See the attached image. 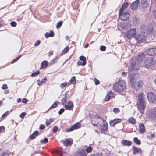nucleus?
I'll use <instances>...</instances> for the list:
<instances>
[{
  "instance_id": "nucleus-48",
  "label": "nucleus",
  "mask_w": 156,
  "mask_h": 156,
  "mask_svg": "<svg viewBox=\"0 0 156 156\" xmlns=\"http://www.w3.org/2000/svg\"><path fill=\"white\" fill-rule=\"evenodd\" d=\"M10 25L13 27H16L17 25V23H16V22L15 21L11 22L10 23Z\"/></svg>"
},
{
  "instance_id": "nucleus-47",
  "label": "nucleus",
  "mask_w": 156,
  "mask_h": 156,
  "mask_svg": "<svg viewBox=\"0 0 156 156\" xmlns=\"http://www.w3.org/2000/svg\"><path fill=\"white\" fill-rule=\"evenodd\" d=\"M100 50L102 51H104L106 49V47L105 46L102 45L100 47Z\"/></svg>"
},
{
  "instance_id": "nucleus-53",
  "label": "nucleus",
  "mask_w": 156,
  "mask_h": 156,
  "mask_svg": "<svg viewBox=\"0 0 156 156\" xmlns=\"http://www.w3.org/2000/svg\"><path fill=\"white\" fill-rule=\"evenodd\" d=\"M2 89H7L8 88V87L7 86V84H5L2 85Z\"/></svg>"
},
{
  "instance_id": "nucleus-18",
  "label": "nucleus",
  "mask_w": 156,
  "mask_h": 156,
  "mask_svg": "<svg viewBox=\"0 0 156 156\" xmlns=\"http://www.w3.org/2000/svg\"><path fill=\"white\" fill-rule=\"evenodd\" d=\"M121 122L120 119H115L114 120L111 121L109 123L110 126H114L116 124L119 123Z\"/></svg>"
},
{
  "instance_id": "nucleus-42",
  "label": "nucleus",
  "mask_w": 156,
  "mask_h": 156,
  "mask_svg": "<svg viewBox=\"0 0 156 156\" xmlns=\"http://www.w3.org/2000/svg\"><path fill=\"white\" fill-rule=\"evenodd\" d=\"M132 69L134 70H138L139 68L138 66H137L136 64H133L132 66Z\"/></svg>"
},
{
  "instance_id": "nucleus-56",
  "label": "nucleus",
  "mask_w": 156,
  "mask_h": 156,
  "mask_svg": "<svg viewBox=\"0 0 156 156\" xmlns=\"http://www.w3.org/2000/svg\"><path fill=\"white\" fill-rule=\"evenodd\" d=\"M148 2L147 1V0H141V5L145 4Z\"/></svg>"
},
{
  "instance_id": "nucleus-5",
  "label": "nucleus",
  "mask_w": 156,
  "mask_h": 156,
  "mask_svg": "<svg viewBox=\"0 0 156 156\" xmlns=\"http://www.w3.org/2000/svg\"><path fill=\"white\" fill-rule=\"evenodd\" d=\"M137 105L138 110L143 114L146 107L145 101H138Z\"/></svg>"
},
{
  "instance_id": "nucleus-52",
  "label": "nucleus",
  "mask_w": 156,
  "mask_h": 156,
  "mask_svg": "<svg viewBox=\"0 0 156 156\" xmlns=\"http://www.w3.org/2000/svg\"><path fill=\"white\" fill-rule=\"evenodd\" d=\"M40 43V41L39 40L37 41L35 43H34V46H38Z\"/></svg>"
},
{
  "instance_id": "nucleus-14",
  "label": "nucleus",
  "mask_w": 156,
  "mask_h": 156,
  "mask_svg": "<svg viewBox=\"0 0 156 156\" xmlns=\"http://www.w3.org/2000/svg\"><path fill=\"white\" fill-rule=\"evenodd\" d=\"M145 95L142 92L140 93L138 95V101H145Z\"/></svg>"
},
{
  "instance_id": "nucleus-6",
  "label": "nucleus",
  "mask_w": 156,
  "mask_h": 156,
  "mask_svg": "<svg viewBox=\"0 0 156 156\" xmlns=\"http://www.w3.org/2000/svg\"><path fill=\"white\" fill-rule=\"evenodd\" d=\"M154 61L151 57H149L147 58L145 60L144 64L146 67L148 68L154 65Z\"/></svg>"
},
{
  "instance_id": "nucleus-64",
  "label": "nucleus",
  "mask_w": 156,
  "mask_h": 156,
  "mask_svg": "<svg viewBox=\"0 0 156 156\" xmlns=\"http://www.w3.org/2000/svg\"><path fill=\"white\" fill-rule=\"evenodd\" d=\"M127 74V73L123 72L122 73V75L123 76L125 77L126 76Z\"/></svg>"
},
{
  "instance_id": "nucleus-1",
  "label": "nucleus",
  "mask_w": 156,
  "mask_h": 156,
  "mask_svg": "<svg viewBox=\"0 0 156 156\" xmlns=\"http://www.w3.org/2000/svg\"><path fill=\"white\" fill-rule=\"evenodd\" d=\"M126 87V83L123 80H121L115 83L113 88L115 92L120 93L125 90Z\"/></svg>"
},
{
  "instance_id": "nucleus-2",
  "label": "nucleus",
  "mask_w": 156,
  "mask_h": 156,
  "mask_svg": "<svg viewBox=\"0 0 156 156\" xmlns=\"http://www.w3.org/2000/svg\"><path fill=\"white\" fill-rule=\"evenodd\" d=\"M147 98L149 102L156 103V95L154 94L151 92L148 93ZM151 116L156 118V107L151 111Z\"/></svg>"
},
{
  "instance_id": "nucleus-55",
  "label": "nucleus",
  "mask_w": 156,
  "mask_h": 156,
  "mask_svg": "<svg viewBox=\"0 0 156 156\" xmlns=\"http://www.w3.org/2000/svg\"><path fill=\"white\" fill-rule=\"evenodd\" d=\"M45 128V126L44 125H41L39 127V129L40 130H42L44 129Z\"/></svg>"
},
{
  "instance_id": "nucleus-43",
  "label": "nucleus",
  "mask_w": 156,
  "mask_h": 156,
  "mask_svg": "<svg viewBox=\"0 0 156 156\" xmlns=\"http://www.w3.org/2000/svg\"><path fill=\"white\" fill-rule=\"evenodd\" d=\"M70 81L72 84H74L76 83V79L75 77H72L70 80Z\"/></svg>"
},
{
  "instance_id": "nucleus-7",
  "label": "nucleus",
  "mask_w": 156,
  "mask_h": 156,
  "mask_svg": "<svg viewBox=\"0 0 156 156\" xmlns=\"http://www.w3.org/2000/svg\"><path fill=\"white\" fill-rule=\"evenodd\" d=\"M119 18L123 20H127L129 16V13L127 12H119Z\"/></svg>"
},
{
  "instance_id": "nucleus-23",
  "label": "nucleus",
  "mask_w": 156,
  "mask_h": 156,
  "mask_svg": "<svg viewBox=\"0 0 156 156\" xmlns=\"http://www.w3.org/2000/svg\"><path fill=\"white\" fill-rule=\"evenodd\" d=\"M140 133H143L145 131V129L144 124L142 123L139 124Z\"/></svg>"
},
{
  "instance_id": "nucleus-32",
  "label": "nucleus",
  "mask_w": 156,
  "mask_h": 156,
  "mask_svg": "<svg viewBox=\"0 0 156 156\" xmlns=\"http://www.w3.org/2000/svg\"><path fill=\"white\" fill-rule=\"evenodd\" d=\"M67 84L65 83H63L60 85V87L62 89V91H64L66 88Z\"/></svg>"
},
{
  "instance_id": "nucleus-61",
  "label": "nucleus",
  "mask_w": 156,
  "mask_h": 156,
  "mask_svg": "<svg viewBox=\"0 0 156 156\" xmlns=\"http://www.w3.org/2000/svg\"><path fill=\"white\" fill-rule=\"evenodd\" d=\"M154 4L155 5H156V0H151V5Z\"/></svg>"
},
{
  "instance_id": "nucleus-30",
  "label": "nucleus",
  "mask_w": 156,
  "mask_h": 156,
  "mask_svg": "<svg viewBox=\"0 0 156 156\" xmlns=\"http://www.w3.org/2000/svg\"><path fill=\"white\" fill-rule=\"evenodd\" d=\"M58 56L55 57L54 58L51 62H49V65H51L54 63L56 62L58 60Z\"/></svg>"
},
{
  "instance_id": "nucleus-37",
  "label": "nucleus",
  "mask_w": 156,
  "mask_h": 156,
  "mask_svg": "<svg viewBox=\"0 0 156 156\" xmlns=\"http://www.w3.org/2000/svg\"><path fill=\"white\" fill-rule=\"evenodd\" d=\"M52 153L53 154L54 156H58V150H54Z\"/></svg>"
},
{
  "instance_id": "nucleus-19",
  "label": "nucleus",
  "mask_w": 156,
  "mask_h": 156,
  "mask_svg": "<svg viewBox=\"0 0 156 156\" xmlns=\"http://www.w3.org/2000/svg\"><path fill=\"white\" fill-rule=\"evenodd\" d=\"M54 36V33L52 30H51L49 32H47L45 34V37L47 38L49 37H52Z\"/></svg>"
},
{
  "instance_id": "nucleus-29",
  "label": "nucleus",
  "mask_w": 156,
  "mask_h": 156,
  "mask_svg": "<svg viewBox=\"0 0 156 156\" xmlns=\"http://www.w3.org/2000/svg\"><path fill=\"white\" fill-rule=\"evenodd\" d=\"M128 5V2H126L123 5L122 8L120 9V12H123L124 9H126Z\"/></svg>"
},
{
  "instance_id": "nucleus-10",
  "label": "nucleus",
  "mask_w": 156,
  "mask_h": 156,
  "mask_svg": "<svg viewBox=\"0 0 156 156\" xmlns=\"http://www.w3.org/2000/svg\"><path fill=\"white\" fill-rule=\"evenodd\" d=\"M146 35L147 34H145L139 35L136 38V39L137 41L139 43L144 42L146 40Z\"/></svg>"
},
{
  "instance_id": "nucleus-31",
  "label": "nucleus",
  "mask_w": 156,
  "mask_h": 156,
  "mask_svg": "<svg viewBox=\"0 0 156 156\" xmlns=\"http://www.w3.org/2000/svg\"><path fill=\"white\" fill-rule=\"evenodd\" d=\"M136 120L133 117H131L128 120L129 122L131 124H134L136 123Z\"/></svg>"
},
{
  "instance_id": "nucleus-63",
  "label": "nucleus",
  "mask_w": 156,
  "mask_h": 156,
  "mask_svg": "<svg viewBox=\"0 0 156 156\" xmlns=\"http://www.w3.org/2000/svg\"><path fill=\"white\" fill-rule=\"evenodd\" d=\"M37 82H38L37 84L39 85H40L42 83H43L41 81H40L39 80H37Z\"/></svg>"
},
{
  "instance_id": "nucleus-51",
  "label": "nucleus",
  "mask_w": 156,
  "mask_h": 156,
  "mask_svg": "<svg viewBox=\"0 0 156 156\" xmlns=\"http://www.w3.org/2000/svg\"><path fill=\"white\" fill-rule=\"evenodd\" d=\"M5 130V127L2 126H0V133L1 132H4Z\"/></svg>"
},
{
  "instance_id": "nucleus-12",
  "label": "nucleus",
  "mask_w": 156,
  "mask_h": 156,
  "mask_svg": "<svg viewBox=\"0 0 156 156\" xmlns=\"http://www.w3.org/2000/svg\"><path fill=\"white\" fill-rule=\"evenodd\" d=\"M115 95L113 93L112 91H110L107 93V95L104 98L105 101H107L110 99L115 97Z\"/></svg>"
},
{
  "instance_id": "nucleus-41",
  "label": "nucleus",
  "mask_w": 156,
  "mask_h": 156,
  "mask_svg": "<svg viewBox=\"0 0 156 156\" xmlns=\"http://www.w3.org/2000/svg\"><path fill=\"white\" fill-rule=\"evenodd\" d=\"M66 96L65 95L61 100V102L62 104H64L66 103Z\"/></svg>"
},
{
  "instance_id": "nucleus-33",
  "label": "nucleus",
  "mask_w": 156,
  "mask_h": 156,
  "mask_svg": "<svg viewBox=\"0 0 156 156\" xmlns=\"http://www.w3.org/2000/svg\"><path fill=\"white\" fill-rule=\"evenodd\" d=\"M144 58V54L142 53L140 55H138V60L140 61H142Z\"/></svg>"
},
{
  "instance_id": "nucleus-21",
  "label": "nucleus",
  "mask_w": 156,
  "mask_h": 156,
  "mask_svg": "<svg viewBox=\"0 0 156 156\" xmlns=\"http://www.w3.org/2000/svg\"><path fill=\"white\" fill-rule=\"evenodd\" d=\"M121 143L124 146H129L131 145L132 142L131 141L126 140H123L122 141Z\"/></svg>"
},
{
  "instance_id": "nucleus-17",
  "label": "nucleus",
  "mask_w": 156,
  "mask_h": 156,
  "mask_svg": "<svg viewBox=\"0 0 156 156\" xmlns=\"http://www.w3.org/2000/svg\"><path fill=\"white\" fill-rule=\"evenodd\" d=\"M65 107L67 110H72L73 108V104L72 102L71 101H69L68 105H65Z\"/></svg>"
},
{
  "instance_id": "nucleus-46",
  "label": "nucleus",
  "mask_w": 156,
  "mask_h": 156,
  "mask_svg": "<svg viewBox=\"0 0 156 156\" xmlns=\"http://www.w3.org/2000/svg\"><path fill=\"white\" fill-rule=\"evenodd\" d=\"M92 150V147H88L86 149V151L87 153H89Z\"/></svg>"
},
{
  "instance_id": "nucleus-50",
  "label": "nucleus",
  "mask_w": 156,
  "mask_h": 156,
  "mask_svg": "<svg viewBox=\"0 0 156 156\" xmlns=\"http://www.w3.org/2000/svg\"><path fill=\"white\" fill-rule=\"evenodd\" d=\"M9 112L7 111L5 113H4L2 116L1 118H3L5 116H6L9 114Z\"/></svg>"
},
{
  "instance_id": "nucleus-16",
  "label": "nucleus",
  "mask_w": 156,
  "mask_h": 156,
  "mask_svg": "<svg viewBox=\"0 0 156 156\" xmlns=\"http://www.w3.org/2000/svg\"><path fill=\"white\" fill-rule=\"evenodd\" d=\"M139 2V0H136L132 3L130 5L131 9L133 10L136 9L138 7Z\"/></svg>"
},
{
  "instance_id": "nucleus-60",
  "label": "nucleus",
  "mask_w": 156,
  "mask_h": 156,
  "mask_svg": "<svg viewBox=\"0 0 156 156\" xmlns=\"http://www.w3.org/2000/svg\"><path fill=\"white\" fill-rule=\"evenodd\" d=\"M64 111V109L62 108L59 110V114H62Z\"/></svg>"
},
{
  "instance_id": "nucleus-24",
  "label": "nucleus",
  "mask_w": 156,
  "mask_h": 156,
  "mask_svg": "<svg viewBox=\"0 0 156 156\" xmlns=\"http://www.w3.org/2000/svg\"><path fill=\"white\" fill-rule=\"evenodd\" d=\"M140 21L139 19H138L136 17H134L133 20V24L135 26L138 25L140 23Z\"/></svg>"
},
{
  "instance_id": "nucleus-28",
  "label": "nucleus",
  "mask_w": 156,
  "mask_h": 156,
  "mask_svg": "<svg viewBox=\"0 0 156 156\" xmlns=\"http://www.w3.org/2000/svg\"><path fill=\"white\" fill-rule=\"evenodd\" d=\"M69 48L68 46L66 47L62 50V52L60 54V55H63L66 54L69 51Z\"/></svg>"
},
{
  "instance_id": "nucleus-34",
  "label": "nucleus",
  "mask_w": 156,
  "mask_h": 156,
  "mask_svg": "<svg viewBox=\"0 0 156 156\" xmlns=\"http://www.w3.org/2000/svg\"><path fill=\"white\" fill-rule=\"evenodd\" d=\"M134 142L138 145H140L141 144V142L138 140L137 138L135 137L133 139Z\"/></svg>"
},
{
  "instance_id": "nucleus-13",
  "label": "nucleus",
  "mask_w": 156,
  "mask_h": 156,
  "mask_svg": "<svg viewBox=\"0 0 156 156\" xmlns=\"http://www.w3.org/2000/svg\"><path fill=\"white\" fill-rule=\"evenodd\" d=\"M147 54L150 55H152L156 54V48H151L147 50Z\"/></svg>"
},
{
  "instance_id": "nucleus-49",
  "label": "nucleus",
  "mask_w": 156,
  "mask_h": 156,
  "mask_svg": "<svg viewBox=\"0 0 156 156\" xmlns=\"http://www.w3.org/2000/svg\"><path fill=\"white\" fill-rule=\"evenodd\" d=\"M113 111L116 114L119 112L120 110L117 108H115L113 109Z\"/></svg>"
},
{
  "instance_id": "nucleus-8",
  "label": "nucleus",
  "mask_w": 156,
  "mask_h": 156,
  "mask_svg": "<svg viewBox=\"0 0 156 156\" xmlns=\"http://www.w3.org/2000/svg\"><path fill=\"white\" fill-rule=\"evenodd\" d=\"M81 125L79 122L75 123L72 125L71 127L66 129L67 132H69L73 131L74 130L77 129L80 127Z\"/></svg>"
},
{
  "instance_id": "nucleus-54",
  "label": "nucleus",
  "mask_w": 156,
  "mask_h": 156,
  "mask_svg": "<svg viewBox=\"0 0 156 156\" xmlns=\"http://www.w3.org/2000/svg\"><path fill=\"white\" fill-rule=\"evenodd\" d=\"M26 115V113L25 112H23L21 113L20 115V118H22Z\"/></svg>"
},
{
  "instance_id": "nucleus-57",
  "label": "nucleus",
  "mask_w": 156,
  "mask_h": 156,
  "mask_svg": "<svg viewBox=\"0 0 156 156\" xmlns=\"http://www.w3.org/2000/svg\"><path fill=\"white\" fill-rule=\"evenodd\" d=\"M58 130V127L56 126H55L53 129V131L55 133Z\"/></svg>"
},
{
  "instance_id": "nucleus-59",
  "label": "nucleus",
  "mask_w": 156,
  "mask_h": 156,
  "mask_svg": "<svg viewBox=\"0 0 156 156\" xmlns=\"http://www.w3.org/2000/svg\"><path fill=\"white\" fill-rule=\"evenodd\" d=\"M27 101V100L26 98H23L22 100V102L24 103H26Z\"/></svg>"
},
{
  "instance_id": "nucleus-3",
  "label": "nucleus",
  "mask_w": 156,
  "mask_h": 156,
  "mask_svg": "<svg viewBox=\"0 0 156 156\" xmlns=\"http://www.w3.org/2000/svg\"><path fill=\"white\" fill-rule=\"evenodd\" d=\"M136 33V29L135 28H130L126 33V37L129 39L134 37Z\"/></svg>"
},
{
  "instance_id": "nucleus-20",
  "label": "nucleus",
  "mask_w": 156,
  "mask_h": 156,
  "mask_svg": "<svg viewBox=\"0 0 156 156\" xmlns=\"http://www.w3.org/2000/svg\"><path fill=\"white\" fill-rule=\"evenodd\" d=\"M64 145L66 146H69L72 144V141L71 140H69L67 139L62 141Z\"/></svg>"
},
{
  "instance_id": "nucleus-27",
  "label": "nucleus",
  "mask_w": 156,
  "mask_h": 156,
  "mask_svg": "<svg viewBox=\"0 0 156 156\" xmlns=\"http://www.w3.org/2000/svg\"><path fill=\"white\" fill-rule=\"evenodd\" d=\"M47 62L46 61H44L42 62L41 63V65L40 68L41 69L45 68L47 67Z\"/></svg>"
},
{
  "instance_id": "nucleus-9",
  "label": "nucleus",
  "mask_w": 156,
  "mask_h": 156,
  "mask_svg": "<svg viewBox=\"0 0 156 156\" xmlns=\"http://www.w3.org/2000/svg\"><path fill=\"white\" fill-rule=\"evenodd\" d=\"M130 80L132 87L136 90H138V89L136 87V84H135L136 80L135 78L133 75L132 74L130 76Z\"/></svg>"
},
{
  "instance_id": "nucleus-39",
  "label": "nucleus",
  "mask_w": 156,
  "mask_h": 156,
  "mask_svg": "<svg viewBox=\"0 0 156 156\" xmlns=\"http://www.w3.org/2000/svg\"><path fill=\"white\" fill-rule=\"evenodd\" d=\"M48 141V139L46 138H44L43 140L41 139L40 140V143L43 144H45L47 143Z\"/></svg>"
},
{
  "instance_id": "nucleus-36",
  "label": "nucleus",
  "mask_w": 156,
  "mask_h": 156,
  "mask_svg": "<svg viewBox=\"0 0 156 156\" xmlns=\"http://www.w3.org/2000/svg\"><path fill=\"white\" fill-rule=\"evenodd\" d=\"M40 71L39 70H37L36 72L33 73L31 74V76L35 77L38 75L40 73Z\"/></svg>"
},
{
  "instance_id": "nucleus-25",
  "label": "nucleus",
  "mask_w": 156,
  "mask_h": 156,
  "mask_svg": "<svg viewBox=\"0 0 156 156\" xmlns=\"http://www.w3.org/2000/svg\"><path fill=\"white\" fill-rule=\"evenodd\" d=\"M144 84L142 80H140L139 81L137 84V85L136 86V87H137V88L138 89V90L140 89L142 87H143V86Z\"/></svg>"
},
{
  "instance_id": "nucleus-26",
  "label": "nucleus",
  "mask_w": 156,
  "mask_h": 156,
  "mask_svg": "<svg viewBox=\"0 0 156 156\" xmlns=\"http://www.w3.org/2000/svg\"><path fill=\"white\" fill-rule=\"evenodd\" d=\"M86 153L85 151H78L76 153V156H86Z\"/></svg>"
},
{
  "instance_id": "nucleus-45",
  "label": "nucleus",
  "mask_w": 156,
  "mask_h": 156,
  "mask_svg": "<svg viewBox=\"0 0 156 156\" xmlns=\"http://www.w3.org/2000/svg\"><path fill=\"white\" fill-rule=\"evenodd\" d=\"M86 64V62H83V63L80 61H78L77 62V64L78 66L82 65L83 66Z\"/></svg>"
},
{
  "instance_id": "nucleus-44",
  "label": "nucleus",
  "mask_w": 156,
  "mask_h": 156,
  "mask_svg": "<svg viewBox=\"0 0 156 156\" xmlns=\"http://www.w3.org/2000/svg\"><path fill=\"white\" fill-rule=\"evenodd\" d=\"M80 59L83 61V62H86V58L84 56H81L79 58Z\"/></svg>"
},
{
  "instance_id": "nucleus-11",
  "label": "nucleus",
  "mask_w": 156,
  "mask_h": 156,
  "mask_svg": "<svg viewBox=\"0 0 156 156\" xmlns=\"http://www.w3.org/2000/svg\"><path fill=\"white\" fill-rule=\"evenodd\" d=\"M108 125L106 122H104L100 128V131L101 133H104L108 130Z\"/></svg>"
},
{
  "instance_id": "nucleus-15",
  "label": "nucleus",
  "mask_w": 156,
  "mask_h": 156,
  "mask_svg": "<svg viewBox=\"0 0 156 156\" xmlns=\"http://www.w3.org/2000/svg\"><path fill=\"white\" fill-rule=\"evenodd\" d=\"M133 154H136L138 153H141L142 152V150L141 148L137 147H133Z\"/></svg>"
},
{
  "instance_id": "nucleus-35",
  "label": "nucleus",
  "mask_w": 156,
  "mask_h": 156,
  "mask_svg": "<svg viewBox=\"0 0 156 156\" xmlns=\"http://www.w3.org/2000/svg\"><path fill=\"white\" fill-rule=\"evenodd\" d=\"M58 104V102L56 101L50 107L49 109L53 108L57 106Z\"/></svg>"
},
{
  "instance_id": "nucleus-62",
  "label": "nucleus",
  "mask_w": 156,
  "mask_h": 156,
  "mask_svg": "<svg viewBox=\"0 0 156 156\" xmlns=\"http://www.w3.org/2000/svg\"><path fill=\"white\" fill-rule=\"evenodd\" d=\"M47 79L46 78H44L42 80L41 82H42L43 83H45L47 81Z\"/></svg>"
},
{
  "instance_id": "nucleus-38",
  "label": "nucleus",
  "mask_w": 156,
  "mask_h": 156,
  "mask_svg": "<svg viewBox=\"0 0 156 156\" xmlns=\"http://www.w3.org/2000/svg\"><path fill=\"white\" fill-rule=\"evenodd\" d=\"M21 55H19L18 57L15 58L11 62V64H13L18 61L21 57Z\"/></svg>"
},
{
  "instance_id": "nucleus-58",
  "label": "nucleus",
  "mask_w": 156,
  "mask_h": 156,
  "mask_svg": "<svg viewBox=\"0 0 156 156\" xmlns=\"http://www.w3.org/2000/svg\"><path fill=\"white\" fill-rule=\"evenodd\" d=\"M94 82L95 84L96 85L99 84L100 83L99 81L97 79H95Z\"/></svg>"
},
{
  "instance_id": "nucleus-22",
  "label": "nucleus",
  "mask_w": 156,
  "mask_h": 156,
  "mask_svg": "<svg viewBox=\"0 0 156 156\" xmlns=\"http://www.w3.org/2000/svg\"><path fill=\"white\" fill-rule=\"evenodd\" d=\"M38 131H35L32 134L29 136V138L30 139H34L38 135Z\"/></svg>"
},
{
  "instance_id": "nucleus-4",
  "label": "nucleus",
  "mask_w": 156,
  "mask_h": 156,
  "mask_svg": "<svg viewBox=\"0 0 156 156\" xmlns=\"http://www.w3.org/2000/svg\"><path fill=\"white\" fill-rule=\"evenodd\" d=\"M140 31L142 34H147L148 33L151 32L152 31V29L149 28L147 25L143 24L141 27Z\"/></svg>"
},
{
  "instance_id": "nucleus-40",
  "label": "nucleus",
  "mask_w": 156,
  "mask_h": 156,
  "mask_svg": "<svg viewBox=\"0 0 156 156\" xmlns=\"http://www.w3.org/2000/svg\"><path fill=\"white\" fill-rule=\"evenodd\" d=\"M150 3L149 2L146 3L144 4H143L142 5H141V7H142L143 8L145 9L147 8L148 6V5H149Z\"/></svg>"
}]
</instances>
